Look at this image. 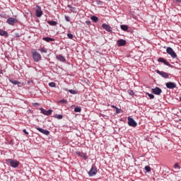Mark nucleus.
I'll use <instances>...</instances> for the list:
<instances>
[{
    "label": "nucleus",
    "instance_id": "1",
    "mask_svg": "<svg viewBox=\"0 0 181 181\" xmlns=\"http://www.w3.org/2000/svg\"><path fill=\"white\" fill-rule=\"evenodd\" d=\"M33 59L35 63H39L42 60V55L35 49H33L31 52Z\"/></svg>",
    "mask_w": 181,
    "mask_h": 181
},
{
    "label": "nucleus",
    "instance_id": "2",
    "mask_svg": "<svg viewBox=\"0 0 181 181\" xmlns=\"http://www.w3.org/2000/svg\"><path fill=\"white\" fill-rule=\"evenodd\" d=\"M6 162L7 163V165H9L11 168H13L14 169H16L18 166H19V161L16 159H12L8 158L6 159Z\"/></svg>",
    "mask_w": 181,
    "mask_h": 181
},
{
    "label": "nucleus",
    "instance_id": "3",
    "mask_svg": "<svg viewBox=\"0 0 181 181\" xmlns=\"http://www.w3.org/2000/svg\"><path fill=\"white\" fill-rule=\"evenodd\" d=\"M166 52L168 54H170V56L172 57V59H176L177 57V54H176V52L172 49L170 47H168L166 49Z\"/></svg>",
    "mask_w": 181,
    "mask_h": 181
},
{
    "label": "nucleus",
    "instance_id": "4",
    "mask_svg": "<svg viewBox=\"0 0 181 181\" xmlns=\"http://www.w3.org/2000/svg\"><path fill=\"white\" fill-rule=\"evenodd\" d=\"M88 175L90 177L95 176V175H97V167L95 165H93L90 170L88 171Z\"/></svg>",
    "mask_w": 181,
    "mask_h": 181
},
{
    "label": "nucleus",
    "instance_id": "5",
    "mask_svg": "<svg viewBox=\"0 0 181 181\" xmlns=\"http://www.w3.org/2000/svg\"><path fill=\"white\" fill-rule=\"evenodd\" d=\"M18 19L13 18V17H10L6 20V23L10 25V26H14L15 23H18Z\"/></svg>",
    "mask_w": 181,
    "mask_h": 181
},
{
    "label": "nucleus",
    "instance_id": "6",
    "mask_svg": "<svg viewBox=\"0 0 181 181\" xmlns=\"http://www.w3.org/2000/svg\"><path fill=\"white\" fill-rule=\"evenodd\" d=\"M127 121H128V125L129 127H133L134 128H135V127L138 125V123H136V122L134 119V118L131 117H127Z\"/></svg>",
    "mask_w": 181,
    "mask_h": 181
},
{
    "label": "nucleus",
    "instance_id": "7",
    "mask_svg": "<svg viewBox=\"0 0 181 181\" xmlns=\"http://www.w3.org/2000/svg\"><path fill=\"white\" fill-rule=\"evenodd\" d=\"M158 63H163V64H165V66H168V67H173V66H172V64H170L169 62H168V60H166L164 58H162V57L158 58Z\"/></svg>",
    "mask_w": 181,
    "mask_h": 181
},
{
    "label": "nucleus",
    "instance_id": "8",
    "mask_svg": "<svg viewBox=\"0 0 181 181\" xmlns=\"http://www.w3.org/2000/svg\"><path fill=\"white\" fill-rule=\"evenodd\" d=\"M42 15H43L42 8L40 7V6H37L35 11V16H37V18H42Z\"/></svg>",
    "mask_w": 181,
    "mask_h": 181
},
{
    "label": "nucleus",
    "instance_id": "9",
    "mask_svg": "<svg viewBox=\"0 0 181 181\" xmlns=\"http://www.w3.org/2000/svg\"><path fill=\"white\" fill-rule=\"evenodd\" d=\"M103 29L106 30V32H109L110 33H112V27H111L110 25L107 23H103L102 25Z\"/></svg>",
    "mask_w": 181,
    "mask_h": 181
},
{
    "label": "nucleus",
    "instance_id": "10",
    "mask_svg": "<svg viewBox=\"0 0 181 181\" xmlns=\"http://www.w3.org/2000/svg\"><path fill=\"white\" fill-rule=\"evenodd\" d=\"M156 71L157 74H159V76H161V77H163V78H169V74L159 70H156Z\"/></svg>",
    "mask_w": 181,
    "mask_h": 181
},
{
    "label": "nucleus",
    "instance_id": "11",
    "mask_svg": "<svg viewBox=\"0 0 181 181\" xmlns=\"http://www.w3.org/2000/svg\"><path fill=\"white\" fill-rule=\"evenodd\" d=\"M165 86L169 90H173V88H176L177 85H176V83H174V82H168L165 83Z\"/></svg>",
    "mask_w": 181,
    "mask_h": 181
},
{
    "label": "nucleus",
    "instance_id": "12",
    "mask_svg": "<svg viewBox=\"0 0 181 181\" xmlns=\"http://www.w3.org/2000/svg\"><path fill=\"white\" fill-rule=\"evenodd\" d=\"M151 91L153 94H155L156 95H160V94H162V89H160L159 87L152 88Z\"/></svg>",
    "mask_w": 181,
    "mask_h": 181
},
{
    "label": "nucleus",
    "instance_id": "13",
    "mask_svg": "<svg viewBox=\"0 0 181 181\" xmlns=\"http://www.w3.org/2000/svg\"><path fill=\"white\" fill-rule=\"evenodd\" d=\"M40 110L41 111V114H43L44 115H52V112H53V110H45L44 108H40Z\"/></svg>",
    "mask_w": 181,
    "mask_h": 181
},
{
    "label": "nucleus",
    "instance_id": "14",
    "mask_svg": "<svg viewBox=\"0 0 181 181\" xmlns=\"http://www.w3.org/2000/svg\"><path fill=\"white\" fill-rule=\"evenodd\" d=\"M36 129L37 131H39V132H41V134H43L44 135H49L50 134V132H49V130L47 129H42V128H40V127H36Z\"/></svg>",
    "mask_w": 181,
    "mask_h": 181
},
{
    "label": "nucleus",
    "instance_id": "15",
    "mask_svg": "<svg viewBox=\"0 0 181 181\" xmlns=\"http://www.w3.org/2000/svg\"><path fill=\"white\" fill-rule=\"evenodd\" d=\"M127 45V40L124 39H119V40L117 41V45L119 47H122V46H125Z\"/></svg>",
    "mask_w": 181,
    "mask_h": 181
},
{
    "label": "nucleus",
    "instance_id": "16",
    "mask_svg": "<svg viewBox=\"0 0 181 181\" xmlns=\"http://www.w3.org/2000/svg\"><path fill=\"white\" fill-rule=\"evenodd\" d=\"M56 59L57 60H59V62H62V63H64V62H66V58L62 54L57 55Z\"/></svg>",
    "mask_w": 181,
    "mask_h": 181
},
{
    "label": "nucleus",
    "instance_id": "17",
    "mask_svg": "<svg viewBox=\"0 0 181 181\" xmlns=\"http://www.w3.org/2000/svg\"><path fill=\"white\" fill-rule=\"evenodd\" d=\"M76 154L78 155L79 156H81V158H83L85 159V160H87V159H88V157L84 153H81L80 151H78V152H76Z\"/></svg>",
    "mask_w": 181,
    "mask_h": 181
},
{
    "label": "nucleus",
    "instance_id": "18",
    "mask_svg": "<svg viewBox=\"0 0 181 181\" xmlns=\"http://www.w3.org/2000/svg\"><path fill=\"white\" fill-rule=\"evenodd\" d=\"M42 40H45V42H47V43H50V42H54V38L44 37H42Z\"/></svg>",
    "mask_w": 181,
    "mask_h": 181
},
{
    "label": "nucleus",
    "instance_id": "19",
    "mask_svg": "<svg viewBox=\"0 0 181 181\" xmlns=\"http://www.w3.org/2000/svg\"><path fill=\"white\" fill-rule=\"evenodd\" d=\"M0 36H5L6 37H9V34L8 33V32L0 29Z\"/></svg>",
    "mask_w": 181,
    "mask_h": 181
},
{
    "label": "nucleus",
    "instance_id": "20",
    "mask_svg": "<svg viewBox=\"0 0 181 181\" xmlns=\"http://www.w3.org/2000/svg\"><path fill=\"white\" fill-rule=\"evenodd\" d=\"M8 80H9L10 83H11V84H14V86H18V85L21 84V82H19L18 81H16L15 79L9 78Z\"/></svg>",
    "mask_w": 181,
    "mask_h": 181
},
{
    "label": "nucleus",
    "instance_id": "21",
    "mask_svg": "<svg viewBox=\"0 0 181 181\" xmlns=\"http://www.w3.org/2000/svg\"><path fill=\"white\" fill-rule=\"evenodd\" d=\"M47 23H48V25H50V26H57V22H56L54 21H47Z\"/></svg>",
    "mask_w": 181,
    "mask_h": 181
},
{
    "label": "nucleus",
    "instance_id": "22",
    "mask_svg": "<svg viewBox=\"0 0 181 181\" xmlns=\"http://www.w3.org/2000/svg\"><path fill=\"white\" fill-rule=\"evenodd\" d=\"M91 21H93V22H95V23H97V22H98V17L95 16H92L90 17Z\"/></svg>",
    "mask_w": 181,
    "mask_h": 181
},
{
    "label": "nucleus",
    "instance_id": "23",
    "mask_svg": "<svg viewBox=\"0 0 181 181\" xmlns=\"http://www.w3.org/2000/svg\"><path fill=\"white\" fill-rule=\"evenodd\" d=\"M120 28L122 29V30H124V32H127V30H128V25H121Z\"/></svg>",
    "mask_w": 181,
    "mask_h": 181
},
{
    "label": "nucleus",
    "instance_id": "24",
    "mask_svg": "<svg viewBox=\"0 0 181 181\" xmlns=\"http://www.w3.org/2000/svg\"><path fill=\"white\" fill-rule=\"evenodd\" d=\"M67 8H69V9H70V11H71V12H76V7H74L71 5L68 4Z\"/></svg>",
    "mask_w": 181,
    "mask_h": 181
},
{
    "label": "nucleus",
    "instance_id": "25",
    "mask_svg": "<svg viewBox=\"0 0 181 181\" xmlns=\"http://www.w3.org/2000/svg\"><path fill=\"white\" fill-rule=\"evenodd\" d=\"M38 50L41 53H47V48H40V49H38Z\"/></svg>",
    "mask_w": 181,
    "mask_h": 181
},
{
    "label": "nucleus",
    "instance_id": "26",
    "mask_svg": "<svg viewBox=\"0 0 181 181\" xmlns=\"http://www.w3.org/2000/svg\"><path fill=\"white\" fill-rule=\"evenodd\" d=\"M74 112H81V107L77 106L76 107L74 108Z\"/></svg>",
    "mask_w": 181,
    "mask_h": 181
},
{
    "label": "nucleus",
    "instance_id": "27",
    "mask_svg": "<svg viewBox=\"0 0 181 181\" xmlns=\"http://www.w3.org/2000/svg\"><path fill=\"white\" fill-rule=\"evenodd\" d=\"M54 118H57V119H63V115H54Z\"/></svg>",
    "mask_w": 181,
    "mask_h": 181
},
{
    "label": "nucleus",
    "instance_id": "28",
    "mask_svg": "<svg viewBox=\"0 0 181 181\" xmlns=\"http://www.w3.org/2000/svg\"><path fill=\"white\" fill-rule=\"evenodd\" d=\"M146 95H148L150 100H153V98H155V95H153V94L147 93Z\"/></svg>",
    "mask_w": 181,
    "mask_h": 181
},
{
    "label": "nucleus",
    "instance_id": "29",
    "mask_svg": "<svg viewBox=\"0 0 181 181\" xmlns=\"http://www.w3.org/2000/svg\"><path fill=\"white\" fill-rule=\"evenodd\" d=\"M59 103L60 104H67V100H66V99H62V100H59Z\"/></svg>",
    "mask_w": 181,
    "mask_h": 181
},
{
    "label": "nucleus",
    "instance_id": "30",
    "mask_svg": "<svg viewBox=\"0 0 181 181\" xmlns=\"http://www.w3.org/2000/svg\"><path fill=\"white\" fill-rule=\"evenodd\" d=\"M48 86L49 87H52V88L56 87V83L54 82H50V83H48Z\"/></svg>",
    "mask_w": 181,
    "mask_h": 181
},
{
    "label": "nucleus",
    "instance_id": "31",
    "mask_svg": "<svg viewBox=\"0 0 181 181\" xmlns=\"http://www.w3.org/2000/svg\"><path fill=\"white\" fill-rule=\"evenodd\" d=\"M144 169L146 170V172H151V168L149 167V165H146L144 167Z\"/></svg>",
    "mask_w": 181,
    "mask_h": 181
},
{
    "label": "nucleus",
    "instance_id": "32",
    "mask_svg": "<svg viewBox=\"0 0 181 181\" xmlns=\"http://www.w3.org/2000/svg\"><path fill=\"white\" fill-rule=\"evenodd\" d=\"M67 37L69 39H73L74 37V35H73V34L71 33H67Z\"/></svg>",
    "mask_w": 181,
    "mask_h": 181
},
{
    "label": "nucleus",
    "instance_id": "33",
    "mask_svg": "<svg viewBox=\"0 0 181 181\" xmlns=\"http://www.w3.org/2000/svg\"><path fill=\"white\" fill-rule=\"evenodd\" d=\"M69 92L70 93V94H77V92H76L75 90H69Z\"/></svg>",
    "mask_w": 181,
    "mask_h": 181
},
{
    "label": "nucleus",
    "instance_id": "34",
    "mask_svg": "<svg viewBox=\"0 0 181 181\" xmlns=\"http://www.w3.org/2000/svg\"><path fill=\"white\" fill-rule=\"evenodd\" d=\"M174 168H175V169H180V166L179 165V163H175V164L174 165Z\"/></svg>",
    "mask_w": 181,
    "mask_h": 181
},
{
    "label": "nucleus",
    "instance_id": "35",
    "mask_svg": "<svg viewBox=\"0 0 181 181\" xmlns=\"http://www.w3.org/2000/svg\"><path fill=\"white\" fill-rule=\"evenodd\" d=\"M95 2L98 5H103V1L100 0H96Z\"/></svg>",
    "mask_w": 181,
    "mask_h": 181
},
{
    "label": "nucleus",
    "instance_id": "36",
    "mask_svg": "<svg viewBox=\"0 0 181 181\" xmlns=\"http://www.w3.org/2000/svg\"><path fill=\"white\" fill-rule=\"evenodd\" d=\"M65 21H66V22H70V17L68 16H65Z\"/></svg>",
    "mask_w": 181,
    "mask_h": 181
},
{
    "label": "nucleus",
    "instance_id": "37",
    "mask_svg": "<svg viewBox=\"0 0 181 181\" xmlns=\"http://www.w3.org/2000/svg\"><path fill=\"white\" fill-rule=\"evenodd\" d=\"M121 112V109L116 107V114H119Z\"/></svg>",
    "mask_w": 181,
    "mask_h": 181
},
{
    "label": "nucleus",
    "instance_id": "38",
    "mask_svg": "<svg viewBox=\"0 0 181 181\" xmlns=\"http://www.w3.org/2000/svg\"><path fill=\"white\" fill-rule=\"evenodd\" d=\"M23 132L24 134H25V135H29V132H28V131H26V129H23Z\"/></svg>",
    "mask_w": 181,
    "mask_h": 181
},
{
    "label": "nucleus",
    "instance_id": "39",
    "mask_svg": "<svg viewBox=\"0 0 181 181\" xmlns=\"http://www.w3.org/2000/svg\"><path fill=\"white\" fill-rule=\"evenodd\" d=\"M86 25H88V26H90V25H91V21H86Z\"/></svg>",
    "mask_w": 181,
    "mask_h": 181
},
{
    "label": "nucleus",
    "instance_id": "40",
    "mask_svg": "<svg viewBox=\"0 0 181 181\" xmlns=\"http://www.w3.org/2000/svg\"><path fill=\"white\" fill-rule=\"evenodd\" d=\"M15 37H21V34L17 33L15 34Z\"/></svg>",
    "mask_w": 181,
    "mask_h": 181
},
{
    "label": "nucleus",
    "instance_id": "41",
    "mask_svg": "<svg viewBox=\"0 0 181 181\" xmlns=\"http://www.w3.org/2000/svg\"><path fill=\"white\" fill-rule=\"evenodd\" d=\"M0 16H1V18H5V16H6V15H5V14H1Z\"/></svg>",
    "mask_w": 181,
    "mask_h": 181
},
{
    "label": "nucleus",
    "instance_id": "42",
    "mask_svg": "<svg viewBox=\"0 0 181 181\" xmlns=\"http://www.w3.org/2000/svg\"><path fill=\"white\" fill-rule=\"evenodd\" d=\"M34 105H35V107H39V103H34Z\"/></svg>",
    "mask_w": 181,
    "mask_h": 181
},
{
    "label": "nucleus",
    "instance_id": "43",
    "mask_svg": "<svg viewBox=\"0 0 181 181\" xmlns=\"http://www.w3.org/2000/svg\"><path fill=\"white\" fill-rule=\"evenodd\" d=\"M129 94H130L131 95H134V91L131 90L130 93H129Z\"/></svg>",
    "mask_w": 181,
    "mask_h": 181
},
{
    "label": "nucleus",
    "instance_id": "44",
    "mask_svg": "<svg viewBox=\"0 0 181 181\" xmlns=\"http://www.w3.org/2000/svg\"><path fill=\"white\" fill-rule=\"evenodd\" d=\"M112 108H115V110L117 109V106L115 105H112Z\"/></svg>",
    "mask_w": 181,
    "mask_h": 181
},
{
    "label": "nucleus",
    "instance_id": "45",
    "mask_svg": "<svg viewBox=\"0 0 181 181\" xmlns=\"http://www.w3.org/2000/svg\"><path fill=\"white\" fill-rule=\"evenodd\" d=\"M177 2H181V0H176Z\"/></svg>",
    "mask_w": 181,
    "mask_h": 181
},
{
    "label": "nucleus",
    "instance_id": "46",
    "mask_svg": "<svg viewBox=\"0 0 181 181\" xmlns=\"http://www.w3.org/2000/svg\"><path fill=\"white\" fill-rule=\"evenodd\" d=\"M106 1H108L110 2V1H111V0H106Z\"/></svg>",
    "mask_w": 181,
    "mask_h": 181
},
{
    "label": "nucleus",
    "instance_id": "47",
    "mask_svg": "<svg viewBox=\"0 0 181 181\" xmlns=\"http://www.w3.org/2000/svg\"><path fill=\"white\" fill-rule=\"evenodd\" d=\"M180 101H181V98H180Z\"/></svg>",
    "mask_w": 181,
    "mask_h": 181
}]
</instances>
